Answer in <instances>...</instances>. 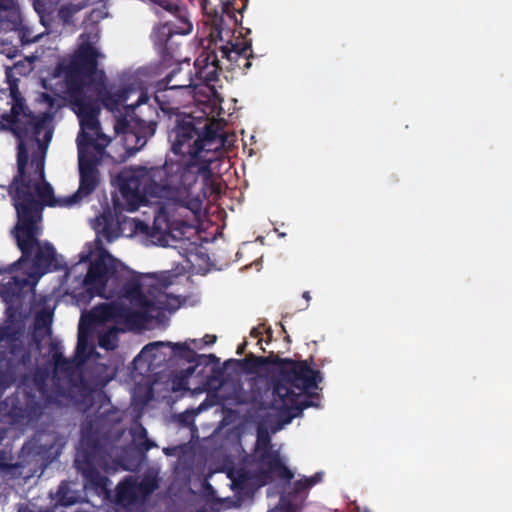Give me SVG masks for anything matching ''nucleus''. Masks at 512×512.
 <instances>
[{
  "label": "nucleus",
  "mask_w": 512,
  "mask_h": 512,
  "mask_svg": "<svg viewBox=\"0 0 512 512\" xmlns=\"http://www.w3.org/2000/svg\"><path fill=\"white\" fill-rule=\"evenodd\" d=\"M196 367H197L196 365H195V366H192V367H188V368L185 370L186 375H187V376L192 375V374L195 372Z\"/></svg>",
  "instance_id": "864d4df0"
},
{
  "label": "nucleus",
  "mask_w": 512,
  "mask_h": 512,
  "mask_svg": "<svg viewBox=\"0 0 512 512\" xmlns=\"http://www.w3.org/2000/svg\"><path fill=\"white\" fill-rule=\"evenodd\" d=\"M219 362V359L214 354H199L198 359L195 361L196 366H209L211 364H216Z\"/></svg>",
  "instance_id": "ea45409f"
},
{
  "label": "nucleus",
  "mask_w": 512,
  "mask_h": 512,
  "mask_svg": "<svg viewBox=\"0 0 512 512\" xmlns=\"http://www.w3.org/2000/svg\"><path fill=\"white\" fill-rule=\"evenodd\" d=\"M11 113L13 117V124L15 126V131L17 130V126H20L24 120L27 119V115H31L32 112L25 105V103L20 99L16 100L11 108Z\"/></svg>",
  "instance_id": "72a5a7b5"
},
{
  "label": "nucleus",
  "mask_w": 512,
  "mask_h": 512,
  "mask_svg": "<svg viewBox=\"0 0 512 512\" xmlns=\"http://www.w3.org/2000/svg\"><path fill=\"white\" fill-rule=\"evenodd\" d=\"M195 84V77L189 62L186 64V68L177 66L160 80L161 86L168 85L180 94L190 93L191 89L196 87Z\"/></svg>",
  "instance_id": "393cba45"
},
{
  "label": "nucleus",
  "mask_w": 512,
  "mask_h": 512,
  "mask_svg": "<svg viewBox=\"0 0 512 512\" xmlns=\"http://www.w3.org/2000/svg\"><path fill=\"white\" fill-rule=\"evenodd\" d=\"M34 9L40 17L41 23L48 27L53 19L55 6L51 0H34Z\"/></svg>",
  "instance_id": "7c9ffc66"
},
{
  "label": "nucleus",
  "mask_w": 512,
  "mask_h": 512,
  "mask_svg": "<svg viewBox=\"0 0 512 512\" xmlns=\"http://www.w3.org/2000/svg\"><path fill=\"white\" fill-rule=\"evenodd\" d=\"M248 6V0H231L224 4L223 15L215 13L212 19L210 36L212 41H219V52L225 69L245 75L252 66L254 57L252 40L246 38L251 33L249 28L242 26L243 12Z\"/></svg>",
  "instance_id": "423d86ee"
},
{
  "label": "nucleus",
  "mask_w": 512,
  "mask_h": 512,
  "mask_svg": "<svg viewBox=\"0 0 512 512\" xmlns=\"http://www.w3.org/2000/svg\"><path fill=\"white\" fill-rule=\"evenodd\" d=\"M100 78L95 83L96 97L89 93V87H87V96L96 102L98 107L97 117L100 114V105L111 112L119 111V108L124 104L129 97V90L126 88H120L113 90L105 82V75L103 71L99 72ZM99 121V119L97 118Z\"/></svg>",
  "instance_id": "6ab92c4d"
},
{
  "label": "nucleus",
  "mask_w": 512,
  "mask_h": 512,
  "mask_svg": "<svg viewBox=\"0 0 512 512\" xmlns=\"http://www.w3.org/2000/svg\"><path fill=\"white\" fill-rule=\"evenodd\" d=\"M96 230L108 242H112L117 238L114 218L109 213H103L96 219Z\"/></svg>",
  "instance_id": "c756f323"
},
{
  "label": "nucleus",
  "mask_w": 512,
  "mask_h": 512,
  "mask_svg": "<svg viewBox=\"0 0 512 512\" xmlns=\"http://www.w3.org/2000/svg\"><path fill=\"white\" fill-rule=\"evenodd\" d=\"M99 345L107 350H113L117 347L115 336L111 333H105L99 337Z\"/></svg>",
  "instance_id": "58836bf2"
},
{
  "label": "nucleus",
  "mask_w": 512,
  "mask_h": 512,
  "mask_svg": "<svg viewBox=\"0 0 512 512\" xmlns=\"http://www.w3.org/2000/svg\"><path fill=\"white\" fill-rule=\"evenodd\" d=\"M177 165L157 167H137L123 171L118 176L119 190L129 204L130 211L148 200V198L165 199L176 209L183 208L197 216L203 205L199 194L189 192L179 178L173 174L178 171Z\"/></svg>",
  "instance_id": "20e7f679"
},
{
  "label": "nucleus",
  "mask_w": 512,
  "mask_h": 512,
  "mask_svg": "<svg viewBox=\"0 0 512 512\" xmlns=\"http://www.w3.org/2000/svg\"><path fill=\"white\" fill-rule=\"evenodd\" d=\"M120 263L105 249H101L97 257L89 264L82 281V290L75 293L78 304H88L94 297L108 298L106 288L110 279H119L122 269Z\"/></svg>",
  "instance_id": "9b49d317"
},
{
  "label": "nucleus",
  "mask_w": 512,
  "mask_h": 512,
  "mask_svg": "<svg viewBox=\"0 0 512 512\" xmlns=\"http://www.w3.org/2000/svg\"><path fill=\"white\" fill-rule=\"evenodd\" d=\"M155 446H156V444L152 440H150L148 437L146 439H144L142 442L138 443V449L142 452H147Z\"/></svg>",
  "instance_id": "79ce46f5"
},
{
  "label": "nucleus",
  "mask_w": 512,
  "mask_h": 512,
  "mask_svg": "<svg viewBox=\"0 0 512 512\" xmlns=\"http://www.w3.org/2000/svg\"><path fill=\"white\" fill-rule=\"evenodd\" d=\"M36 322L38 325L47 326L51 323V315L46 312H39L36 315Z\"/></svg>",
  "instance_id": "a19ab883"
},
{
  "label": "nucleus",
  "mask_w": 512,
  "mask_h": 512,
  "mask_svg": "<svg viewBox=\"0 0 512 512\" xmlns=\"http://www.w3.org/2000/svg\"><path fill=\"white\" fill-rule=\"evenodd\" d=\"M139 500L136 479L128 476L118 483L116 487L115 501L118 505L126 507L137 503Z\"/></svg>",
  "instance_id": "c85d7f7f"
},
{
  "label": "nucleus",
  "mask_w": 512,
  "mask_h": 512,
  "mask_svg": "<svg viewBox=\"0 0 512 512\" xmlns=\"http://www.w3.org/2000/svg\"><path fill=\"white\" fill-rule=\"evenodd\" d=\"M171 14L174 20H169L153 29L152 40L164 59H177V49L172 45L174 35H187L192 31L187 11L177 0H151Z\"/></svg>",
  "instance_id": "ddd939ff"
},
{
  "label": "nucleus",
  "mask_w": 512,
  "mask_h": 512,
  "mask_svg": "<svg viewBox=\"0 0 512 512\" xmlns=\"http://www.w3.org/2000/svg\"><path fill=\"white\" fill-rule=\"evenodd\" d=\"M255 461L265 467L259 472H266L268 481L272 479L273 475L288 482L294 477V473L282 462L278 450L270 449L257 452L255 453Z\"/></svg>",
  "instance_id": "5701e85b"
},
{
  "label": "nucleus",
  "mask_w": 512,
  "mask_h": 512,
  "mask_svg": "<svg viewBox=\"0 0 512 512\" xmlns=\"http://www.w3.org/2000/svg\"><path fill=\"white\" fill-rule=\"evenodd\" d=\"M45 154L46 147L39 143L38 151L32 154L31 167L32 173L27 172V165L29 161V152L26 145L21 141L18 145L17 151V173L13 177L12 182L8 187V194L11 197L13 207L17 204V194L20 191L28 190L30 193H36L37 189L44 185L45 180Z\"/></svg>",
  "instance_id": "f8f14e48"
},
{
  "label": "nucleus",
  "mask_w": 512,
  "mask_h": 512,
  "mask_svg": "<svg viewBox=\"0 0 512 512\" xmlns=\"http://www.w3.org/2000/svg\"><path fill=\"white\" fill-rule=\"evenodd\" d=\"M101 433L89 423L81 431L80 449L75 461L102 460L107 455V450Z\"/></svg>",
  "instance_id": "412c9836"
},
{
  "label": "nucleus",
  "mask_w": 512,
  "mask_h": 512,
  "mask_svg": "<svg viewBox=\"0 0 512 512\" xmlns=\"http://www.w3.org/2000/svg\"><path fill=\"white\" fill-rule=\"evenodd\" d=\"M324 473L316 472L311 477H303L293 483L290 490L280 497L283 512H298L308 496L309 490L323 480Z\"/></svg>",
  "instance_id": "a211bd4d"
},
{
  "label": "nucleus",
  "mask_w": 512,
  "mask_h": 512,
  "mask_svg": "<svg viewBox=\"0 0 512 512\" xmlns=\"http://www.w3.org/2000/svg\"><path fill=\"white\" fill-rule=\"evenodd\" d=\"M246 347H247V341L242 342L240 345H238L236 353L238 355H242L245 352Z\"/></svg>",
  "instance_id": "de8ad7c7"
},
{
  "label": "nucleus",
  "mask_w": 512,
  "mask_h": 512,
  "mask_svg": "<svg viewBox=\"0 0 512 512\" xmlns=\"http://www.w3.org/2000/svg\"><path fill=\"white\" fill-rule=\"evenodd\" d=\"M302 296L306 301H309L311 299L308 291H305Z\"/></svg>",
  "instance_id": "5fc2aeb1"
},
{
  "label": "nucleus",
  "mask_w": 512,
  "mask_h": 512,
  "mask_svg": "<svg viewBox=\"0 0 512 512\" xmlns=\"http://www.w3.org/2000/svg\"><path fill=\"white\" fill-rule=\"evenodd\" d=\"M132 314L131 308L118 302L101 303L94 306L80 319L77 350L86 344L85 326L92 327L111 321L118 323L132 321Z\"/></svg>",
  "instance_id": "2eb2a0df"
},
{
  "label": "nucleus",
  "mask_w": 512,
  "mask_h": 512,
  "mask_svg": "<svg viewBox=\"0 0 512 512\" xmlns=\"http://www.w3.org/2000/svg\"><path fill=\"white\" fill-rule=\"evenodd\" d=\"M181 95L182 94L168 85L161 86L160 81H158L154 93V100L164 113L175 114L181 104Z\"/></svg>",
  "instance_id": "cd10ccee"
},
{
  "label": "nucleus",
  "mask_w": 512,
  "mask_h": 512,
  "mask_svg": "<svg viewBox=\"0 0 512 512\" xmlns=\"http://www.w3.org/2000/svg\"><path fill=\"white\" fill-rule=\"evenodd\" d=\"M52 360L53 365L38 366L32 370V374H26L21 378L22 386L35 388L44 408L66 396L67 385L76 372L74 362L65 358L56 344H52Z\"/></svg>",
  "instance_id": "1a4fd4ad"
},
{
  "label": "nucleus",
  "mask_w": 512,
  "mask_h": 512,
  "mask_svg": "<svg viewBox=\"0 0 512 512\" xmlns=\"http://www.w3.org/2000/svg\"><path fill=\"white\" fill-rule=\"evenodd\" d=\"M110 142L111 138L102 132L99 121L97 128L93 130L80 126L77 136L80 181L74 197L79 196L83 200L92 194L99 184V158L88 149L92 147L101 156Z\"/></svg>",
  "instance_id": "9d476101"
},
{
  "label": "nucleus",
  "mask_w": 512,
  "mask_h": 512,
  "mask_svg": "<svg viewBox=\"0 0 512 512\" xmlns=\"http://www.w3.org/2000/svg\"><path fill=\"white\" fill-rule=\"evenodd\" d=\"M261 335H262V332L257 327L252 328L251 331H250V336L253 337V338H257L258 339V344H260L262 342Z\"/></svg>",
  "instance_id": "a18cd8bd"
},
{
  "label": "nucleus",
  "mask_w": 512,
  "mask_h": 512,
  "mask_svg": "<svg viewBox=\"0 0 512 512\" xmlns=\"http://www.w3.org/2000/svg\"><path fill=\"white\" fill-rule=\"evenodd\" d=\"M136 488L139 499L144 501L158 488L157 479L145 476L140 482L136 480Z\"/></svg>",
  "instance_id": "473e14b6"
},
{
  "label": "nucleus",
  "mask_w": 512,
  "mask_h": 512,
  "mask_svg": "<svg viewBox=\"0 0 512 512\" xmlns=\"http://www.w3.org/2000/svg\"><path fill=\"white\" fill-rule=\"evenodd\" d=\"M58 14H59V17H60L64 22H66V23H68V22H69V19H70V17L72 16V15H71V11H70L69 9L65 8V7H62V8L59 10Z\"/></svg>",
  "instance_id": "c03bdc74"
},
{
  "label": "nucleus",
  "mask_w": 512,
  "mask_h": 512,
  "mask_svg": "<svg viewBox=\"0 0 512 512\" xmlns=\"http://www.w3.org/2000/svg\"><path fill=\"white\" fill-rule=\"evenodd\" d=\"M232 489L241 497H251L261 487L265 486L267 480L266 472L250 471L239 468L230 473Z\"/></svg>",
  "instance_id": "4be33fe9"
},
{
  "label": "nucleus",
  "mask_w": 512,
  "mask_h": 512,
  "mask_svg": "<svg viewBox=\"0 0 512 512\" xmlns=\"http://www.w3.org/2000/svg\"><path fill=\"white\" fill-rule=\"evenodd\" d=\"M175 224L171 221L167 209L161 206L156 211L149 236L160 246H172L174 242L182 239L183 234L180 229L175 228Z\"/></svg>",
  "instance_id": "aec40b11"
},
{
  "label": "nucleus",
  "mask_w": 512,
  "mask_h": 512,
  "mask_svg": "<svg viewBox=\"0 0 512 512\" xmlns=\"http://www.w3.org/2000/svg\"><path fill=\"white\" fill-rule=\"evenodd\" d=\"M0 361L6 362V368L0 366V396L17 384V391L5 400L8 415L15 422H32L41 418L44 405L38 399L35 388L21 385V378L32 374V351L23 340V332L14 325L0 326Z\"/></svg>",
  "instance_id": "f03ea898"
},
{
  "label": "nucleus",
  "mask_w": 512,
  "mask_h": 512,
  "mask_svg": "<svg viewBox=\"0 0 512 512\" xmlns=\"http://www.w3.org/2000/svg\"><path fill=\"white\" fill-rule=\"evenodd\" d=\"M139 113H135L130 120L126 117L117 118L114 124L116 134L123 136V143L129 154H134L142 149L148 138L156 132L157 120L155 118L145 119Z\"/></svg>",
  "instance_id": "4468645a"
},
{
  "label": "nucleus",
  "mask_w": 512,
  "mask_h": 512,
  "mask_svg": "<svg viewBox=\"0 0 512 512\" xmlns=\"http://www.w3.org/2000/svg\"><path fill=\"white\" fill-rule=\"evenodd\" d=\"M229 0L223 2L222 8H224V4L227 3ZM199 4L201 6L202 11L205 13V15L209 18L210 23L212 24L213 15L217 13L218 15H223L226 19V22L228 23V17L226 13L224 12V9H222V13H218L216 10H209L210 1L209 0H199Z\"/></svg>",
  "instance_id": "4c0bfd02"
},
{
  "label": "nucleus",
  "mask_w": 512,
  "mask_h": 512,
  "mask_svg": "<svg viewBox=\"0 0 512 512\" xmlns=\"http://www.w3.org/2000/svg\"><path fill=\"white\" fill-rule=\"evenodd\" d=\"M2 273H7V272L5 271V268L0 269V274H2Z\"/></svg>",
  "instance_id": "4d7b16f0"
},
{
  "label": "nucleus",
  "mask_w": 512,
  "mask_h": 512,
  "mask_svg": "<svg viewBox=\"0 0 512 512\" xmlns=\"http://www.w3.org/2000/svg\"><path fill=\"white\" fill-rule=\"evenodd\" d=\"M164 343L163 342H152V343H149L147 345H145L141 351V353L145 354V353H149L155 349H157L159 346H163Z\"/></svg>",
  "instance_id": "37998d69"
},
{
  "label": "nucleus",
  "mask_w": 512,
  "mask_h": 512,
  "mask_svg": "<svg viewBox=\"0 0 512 512\" xmlns=\"http://www.w3.org/2000/svg\"><path fill=\"white\" fill-rule=\"evenodd\" d=\"M40 235L41 234H38L36 236L35 244H32V246L28 249L27 253H24L25 250H23L19 246L18 241L15 239L16 245L18 249L21 251L22 255L17 261L5 267V271L8 274H11L20 269L24 262H27L32 258L34 252L35 254L32 259V266L35 270H37L41 274H44L50 271L51 268H54L55 270L58 269V265L56 263L55 248L49 242L42 243L39 240Z\"/></svg>",
  "instance_id": "dca6fc26"
},
{
  "label": "nucleus",
  "mask_w": 512,
  "mask_h": 512,
  "mask_svg": "<svg viewBox=\"0 0 512 512\" xmlns=\"http://www.w3.org/2000/svg\"><path fill=\"white\" fill-rule=\"evenodd\" d=\"M40 102L47 106V111H45L44 113H51L53 116L61 107L57 99L46 92L40 94Z\"/></svg>",
  "instance_id": "e433bc0d"
},
{
  "label": "nucleus",
  "mask_w": 512,
  "mask_h": 512,
  "mask_svg": "<svg viewBox=\"0 0 512 512\" xmlns=\"http://www.w3.org/2000/svg\"><path fill=\"white\" fill-rule=\"evenodd\" d=\"M148 437V433H147V430L143 427V426H140V430L138 432V434L136 435V439L140 440H144Z\"/></svg>",
  "instance_id": "49530a36"
},
{
  "label": "nucleus",
  "mask_w": 512,
  "mask_h": 512,
  "mask_svg": "<svg viewBox=\"0 0 512 512\" xmlns=\"http://www.w3.org/2000/svg\"><path fill=\"white\" fill-rule=\"evenodd\" d=\"M82 199L72 195L66 197H55L50 183L44 182L36 193L28 190L20 191L17 194L15 204L16 223L11 229V236L18 241L19 246L27 253L28 249L35 244L36 236L42 234L43 211L45 207H72Z\"/></svg>",
  "instance_id": "0eeeda50"
},
{
  "label": "nucleus",
  "mask_w": 512,
  "mask_h": 512,
  "mask_svg": "<svg viewBox=\"0 0 512 512\" xmlns=\"http://www.w3.org/2000/svg\"><path fill=\"white\" fill-rule=\"evenodd\" d=\"M101 53L89 41L81 43L69 62L56 65L54 75L65 81V98L71 110L77 115L79 125L91 130L98 126L96 102L87 96V79H91L98 69Z\"/></svg>",
  "instance_id": "39448f33"
},
{
  "label": "nucleus",
  "mask_w": 512,
  "mask_h": 512,
  "mask_svg": "<svg viewBox=\"0 0 512 512\" xmlns=\"http://www.w3.org/2000/svg\"><path fill=\"white\" fill-rule=\"evenodd\" d=\"M27 447H28V445H27V444H25V445L23 446V450H25Z\"/></svg>",
  "instance_id": "bf43d9fd"
},
{
  "label": "nucleus",
  "mask_w": 512,
  "mask_h": 512,
  "mask_svg": "<svg viewBox=\"0 0 512 512\" xmlns=\"http://www.w3.org/2000/svg\"><path fill=\"white\" fill-rule=\"evenodd\" d=\"M53 447V444L49 445L48 448L42 447L41 445L38 447V450L36 451L37 454H42L48 452Z\"/></svg>",
  "instance_id": "3c124183"
},
{
  "label": "nucleus",
  "mask_w": 512,
  "mask_h": 512,
  "mask_svg": "<svg viewBox=\"0 0 512 512\" xmlns=\"http://www.w3.org/2000/svg\"><path fill=\"white\" fill-rule=\"evenodd\" d=\"M53 115L51 113H39L38 115H27V119L23 121L20 126H17L15 131L18 137H26L32 135L39 143V136L46 129V126L52 121Z\"/></svg>",
  "instance_id": "bb28decb"
},
{
  "label": "nucleus",
  "mask_w": 512,
  "mask_h": 512,
  "mask_svg": "<svg viewBox=\"0 0 512 512\" xmlns=\"http://www.w3.org/2000/svg\"><path fill=\"white\" fill-rule=\"evenodd\" d=\"M89 257V255H85L84 257L81 258L82 261H86V259Z\"/></svg>",
  "instance_id": "6e6d98bb"
},
{
  "label": "nucleus",
  "mask_w": 512,
  "mask_h": 512,
  "mask_svg": "<svg viewBox=\"0 0 512 512\" xmlns=\"http://www.w3.org/2000/svg\"><path fill=\"white\" fill-rule=\"evenodd\" d=\"M12 466L11 465H8L4 462V456L3 455H0V469L2 470H8L9 468H11Z\"/></svg>",
  "instance_id": "8fccbe9b"
},
{
  "label": "nucleus",
  "mask_w": 512,
  "mask_h": 512,
  "mask_svg": "<svg viewBox=\"0 0 512 512\" xmlns=\"http://www.w3.org/2000/svg\"><path fill=\"white\" fill-rule=\"evenodd\" d=\"M56 505L71 506L78 502L75 492L70 489L69 483L62 481L55 494Z\"/></svg>",
  "instance_id": "2f4dec72"
},
{
  "label": "nucleus",
  "mask_w": 512,
  "mask_h": 512,
  "mask_svg": "<svg viewBox=\"0 0 512 512\" xmlns=\"http://www.w3.org/2000/svg\"><path fill=\"white\" fill-rule=\"evenodd\" d=\"M246 373H257L267 365L276 366L272 377L273 400L276 409L287 412L288 421L300 416L312 402L302 394L303 391L317 387L322 380L320 371L313 370L307 361H296L279 356H255L249 353L245 358L236 360Z\"/></svg>",
  "instance_id": "7ed1b4c3"
},
{
  "label": "nucleus",
  "mask_w": 512,
  "mask_h": 512,
  "mask_svg": "<svg viewBox=\"0 0 512 512\" xmlns=\"http://www.w3.org/2000/svg\"><path fill=\"white\" fill-rule=\"evenodd\" d=\"M204 342L206 345H209V344H213L215 343L216 341V336H211V335H206L204 338H203Z\"/></svg>",
  "instance_id": "09e8293b"
},
{
  "label": "nucleus",
  "mask_w": 512,
  "mask_h": 512,
  "mask_svg": "<svg viewBox=\"0 0 512 512\" xmlns=\"http://www.w3.org/2000/svg\"><path fill=\"white\" fill-rule=\"evenodd\" d=\"M101 460L94 461H75L76 469L85 479V486L94 490L98 494H108L109 479L102 475L97 469V465Z\"/></svg>",
  "instance_id": "b1692460"
},
{
  "label": "nucleus",
  "mask_w": 512,
  "mask_h": 512,
  "mask_svg": "<svg viewBox=\"0 0 512 512\" xmlns=\"http://www.w3.org/2000/svg\"><path fill=\"white\" fill-rule=\"evenodd\" d=\"M272 448L271 438L267 430L259 427L255 444V453L270 450Z\"/></svg>",
  "instance_id": "c9c22d12"
},
{
  "label": "nucleus",
  "mask_w": 512,
  "mask_h": 512,
  "mask_svg": "<svg viewBox=\"0 0 512 512\" xmlns=\"http://www.w3.org/2000/svg\"><path fill=\"white\" fill-rule=\"evenodd\" d=\"M168 285L154 277L131 276L123 282L119 295L137 309L132 310L133 320L146 321L160 318L165 311L173 312L180 306L178 297L166 292Z\"/></svg>",
  "instance_id": "6e6552de"
},
{
  "label": "nucleus",
  "mask_w": 512,
  "mask_h": 512,
  "mask_svg": "<svg viewBox=\"0 0 512 512\" xmlns=\"http://www.w3.org/2000/svg\"><path fill=\"white\" fill-rule=\"evenodd\" d=\"M29 286L26 276H12L7 283L0 285V296L7 305V310L17 308L22 304L24 290Z\"/></svg>",
  "instance_id": "a878e982"
},
{
  "label": "nucleus",
  "mask_w": 512,
  "mask_h": 512,
  "mask_svg": "<svg viewBox=\"0 0 512 512\" xmlns=\"http://www.w3.org/2000/svg\"><path fill=\"white\" fill-rule=\"evenodd\" d=\"M52 138V131L51 130H47L45 131V134H44V140L46 142H49Z\"/></svg>",
  "instance_id": "603ef678"
},
{
  "label": "nucleus",
  "mask_w": 512,
  "mask_h": 512,
  "mask_svg": "<svg viewBox=\"0 0 512 512\" xmlns=\"http://www.w3.org/2000/svg\"><path fill=\"white\" fill-rule=\"evenodd\" d=\"M281 328H282V331H283L284 333H286L285 326L281 324Z\"/></svg>",
  "instance_id": "13d9d810"
},
{
  "label": "nucleus",
  "mask_w": 512,
  "mask_h": 512,
  "mask_svg": "<svg viewBox=\"0 0 512 512\" xmlns=\"http://www.w3.org/2000/svg\"><path fill=\"white\" fill-rule=\"evenodd\" d=\"M168 344L171 345V343ZM172 348L175 355L190 363H195L196 359L199 357V354L191 349L186 343H174L172 344Z\"/></svg>",
  "instance_id": "f704fd0d"
},
{
  "label": "nucleus",
  "mask_w": 512,
  "mask_h": 512,
  "mask_svg": "<svg viewBox=\"0 0 512 512\" xmlns=\"http://www.w3.org/2000/svg\"><path fill=\"white\" fill-rule=\"evenodd\" d=\"M171 150L183 158L181 161H165V165H177L173 172L189 192L204 196V185L212 177L211 163L215 153L223 145L218 129L208 120H196L189 114L178 116L169 134Z\"/></svg>",
  "instance_id": "f257e3e1"
},
{
  "label": "nucleus",
  "mask_w": 512,
  "mask_h": 512,
  "mask_svg": "<svg viewBox=\"0 0 512 512\" xmlns=\"http://www.w3.org/2000/svg\"><path fill=\"white\" fill-rule=\"evenodd\" d=\"M214 42V49L204 51L194 63L195 86L205 85L215 90L219 82V72L225 69L222 64L221 54L217 41Z\"/></svg>",
  "instance_id": "f3484780"
}]
</instances>
